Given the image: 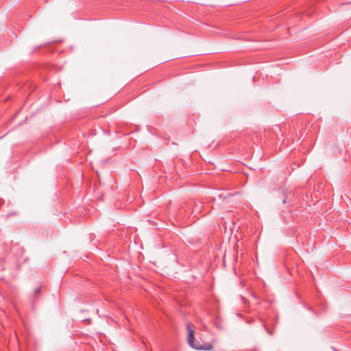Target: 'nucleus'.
<instances>
[{"instance_id": "7ed1b4c3", "label": "nucleus", "mask_w": 351, "mask_h": 351, "mask_svg": "<svg viewBox=\"0 0 351 351\" xmlns=\"http://www.w3.org/2000/svg\"><path fill=\"white\" fill-rule=\"evenodd\" d=\"M255 351H257V350H255Z\"/></svg>"}, {"instance_id": "f03ea898", "label": "nucleus", "mask_w": 351, "mask_h": 351, "mask_svg": "<svg viewBox=\"0 0 351 351\" xmlns=\"http://www.w3.org/2000/svg\"><path fill=\"white\" fill-rule=\"evenodd\" d=\"M41 286H39L34 289L32 295L30 296V299L32 302H34L40 295Z\"/></svg>"}, {"instance_id": "f257e3e1", "label": "nucleus", "mask_w": 351, "mask_h": 351, "mask_svg": "<svg viewBox=\"0 0 351 351\" xmlns=\"http://www.w3.org/2000/svg\"><path fill=\"white\" fill-rule=\"evenodd\" d=\"M188 331L187 341L189 346L197 350L210 351L213 346L210 343H204L203 345L199 341H195L194 330L192 329L189 324H186Z\"/></svg>"}]
</instances>
